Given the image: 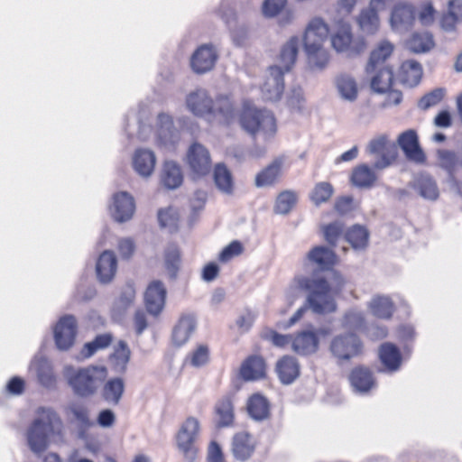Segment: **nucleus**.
Returning <instances> with one entry per match:
<instances>
[{
    "instance_id": "obj_1",
    "label": "nucleus",
    "mask_w": 462,
    "mask_h": 462,
    "mask_svg": "<svg viewBox=\"0 0 462 462\" xmlns=\"http://www.w3.org/2000/svg\"><path fill=\"white\" fill-rule=\"evenodd\" d=\"M293 282L297 289L307 293V303L313 312L325 314L336 311L335 296L342 291L346 282L337 274L333 284L324 277L304 275L295 276Z\"/></svg>"
},
{
    "instance_id": "obj_2",
    "label": "nucleus",
    "mask_w": 462,
    "mask_h": 462,
    "mask_svg": "<svg viewBox=\"0 0 462 462\" xmlns=\"http://www.w3.org/2000/svg\"><path fill=\"white\" fill-rule=\"evenodd\" d=\"M186 104L189 110L200 117L219 116L225 125H230L236 119L235 104L228 96H217L213 100L203 89H197L188 95Z\"/></svg>"
},
{
    "instance_id": "obj_3",
    "label": "nucleus",
    "mask_w": 462,
    "mask_h": 462,
    "mask_svg": "<svg viewBox=\"0 0 462 462\" xmlns=\"http://www.w3.org/2000/svg\"><path fill=\"white\" fill-rule=\"evenodd\" d=\"M299 51V39L291 37L282 48L279 55V66H271L261 90L266 100L278 101L284 90L283 75L291 70L296 62Z\"/></svg>"
},
{
    "instance_id": "obj_4",
    "label": "nucleus",
    "mask_w": 462,
    "mask_h": 462,
    "mask_svg": "<svg viewBox=\"0 0 462 462\" xmlns=\"http://www.w3.org/2000/svg\"><path fill=\"white\" fill-rule=\"evenodd\" d=\"M36 413L26 437L31 450L40 454L47 449L51 437L62 436L63 425L60 417L51 408L40 407Z\"/></svg>"
},
{
    "instance_id": "obj_5",
    "label": "nucleus",
    "mask_w": 462,
    "mask_h": 462,
    "mask_svg": "<svg viewBox=\"0 0 462 462\" xmlns=\"http://www.w3.org/2000/svg\"><path fill=\"white\" fill-rule=\"evenodd\" d=\"M238 122L242 129L253 138L262 134L264 140H269L277 133V123L273 114L269 110L256 107L249 100L243 102Z\"/></svg>"
},
{
    "instance_id": "obj_6",
    "label": "nucleus",
    "mask_w": 462,
    "mask_h": 462,
    "mask_svg": "<svg viewBox=\"0 0 462 462\" xmlns=\"http://www.w3.org/2000/svg\"><path fill=\"white\" fill-rule=\"evenodd\" d=\"M329 29L328 24L319 17H315L308 23L304 35L303 45L309 62L317 68H324L328 60V52L324 48Z\"/></svg>"
},
{
    "instance_id": "obj_7",
    "label": "nucleus",
    "mask_w": 462,
    "mask_h": 462,
    "mask_svg": "<svg viewBox=\"0 0 462 462\" xmlns=\"http://www.w3.org/2000/svg\"><path fill=\"white\" fill-rule=\"evenodd\" d=\"M66 376L75 394L89 397L97 393L106 379L107 369L103 365H93L78 369L69 366L66 368Z\"/></svg>"
},
{
    "instance_id": "obj_8",
    "label": "nucleus",
    "mask_w": 462,
    "mask_h": 462,
    "mask_svg": "<svg viewBox=\"0 0 462 462\" xmlns=\"http://www.w3.org/2000/svg\"><path fill=\"white\" fill-rule=\"evenodd\" d=\"M199 433V421L194 417H188L182 423L176 436L178 449L188 462H193L199 453L196 441Z\"/></svg>"
},
{
    "instance_id": "obj_9",
    "label": "nucleus",
    "mask_w": 462,
    "mask_h": 462,
    "mask_svg": "<svg viewBox=\"0 0 462 462\" xmlns=\"http://www.w3.org/2000/svg\"><path fill=\"white\" fill-rule=\"evenodd\" d=\"M339 27L331 35V44L337 52H346L355 57L364 53L367 49V42L364 37L353 40L351 26L348 23L339 21Z\"/></svg>"
},
{
    "instance_id": "obj_10",
    "label": "nucleus",
    "mask_w": 462,
    "mask_h": 462,
    "mask_svg": "<svg viewBox=\"0 0 462 462\" xmlns=\"http://www.w3.org/2000/svg\"><path fill=\"white\" fill-rule=\"evenodd\" d=\"M364 345L360 337L353 332L334 337L329 350L338 361H348L363 353Z\"/></svg>"
},
{
    "instance_id": "obj_11",
    "label": "nucleus",
    "mask_w": 462,
    "mask_h": 462,
    "mask_svg": "<svg viewBox=\"0 0 462 462\" xmlns=\"http://www.w3.org/2000/svg\"><path fill=\"white\" fill-rule=\"evenodd\" d=\"M367 152L375 157L374 167L379 170L389 167L398 157L396 144L386 134L373 138L368 143Z\"/></svg>"
},
{
    "instance_id": "obj_12",
    "label": "nucleus",
    "mask_w": 462,
    "mask_h": 462,
    "mask_svg": "<svg viewBox=\"0 0 462 462\" xmlns=\"http://www.w3.org/2000/svg\"><path fill=\"white\" fill-rule=\"evenodd\" d=\"M436 158L437 165L448 173L462 197V150L439 149Z\"/></svg>"
},
{
    "instance_id": "obj_13",
    "label": "nucleus",
    "mask_w": 462,
    "mask_h": 462,
    "mask_svg": "<svg viewBox=\"0 0 462 462\" xmlns=\"http://www.w3.org/2000/svg\"><path fill=\"white\" fill-rule=\"evenodd\" d=\"M186 162L191 172L198 177L208 174L212 168L208 150L197 142L189 146L186 154Z\"/></svg>"
},
{
    "instance_id": "obj_14",
    "label": "nucleus",
    "mask_w": 462,
    "mask_h": 462,
    "mask_svg": "<svg viewBox=\"0 0 462 462\" xmlns=\"http://www.w3.org/2000/svg\"><path fill=\"white\" fill-rule=\"evenodd\" d=\"M397 143L409 161L418 164L426 162L427 157L420 147L419 136L415 130L409 129L401 133L397 138Z\"/></svg>"
},
{
    "instance_id": "obj_15",
    "label": "nucleus",
    "mask_w": 462,
    "mask_h": 462,
    "mask_svg": "<svg viewBox=\"0 0 462 462\" xmlns=\"http://www.w3.org/2000/svg\"><path fill=\"white\" fill-rule=\"evenodd\" d=\"M77 320L72 315L61 317L54 328V340L56 346L60 350L70 348L77 335Z\"/></svg>"
},
{
    "instance_id": "obj_16",
    "label": "nucleus",
    "mask_w": 462,
    "mask_h": 462,
    "mask_svg": "<svg viewBox=\"0 0 462 462\" xmlns=\"http://www.w3.org/2000/svg\"><path fill=\"white\" fill-rule=\"evenodd\" d=\"M167 291L164 284L160 281H152L144 293V306L146 310L158 318L162 312L166 301Z\"/></svg>"
},
{
    "instance_id": "obj_17",
    "label": "nucleus",
    "mask_w": 462,
    "mask_h": 462,
    "mask_svg": "<svg viewBox=\"0 0 462 462\" xmlns=\"http://www.w3.org/2000/svg\"><path fill=\"white\" fill-rule=\"evenodd\" d=\"M239 374L245 382L264 379L267 375L265 359L260 355L247 356L240 365Z\"/></svg>"
},
{
    "instance_id": "obj_18",
    "label": "nucleus",
    "mask_w": 462,
    "mask_h": 462,
    "mask_svg": "<svg viewBox=\"0 0 462 462\" xmlns=\"http://www.w3.org/2000/svg\"><path fill=\"white\" fill-rule=\"evenodd\" d=\"M390 4L380 3L378 5H372L371 1L366 8L360 11L356 17L359 29L366 34H374L380 26L379 11L385 10Z\"/></svg>"
},
{
    "instance_id": "obj_19",
    "label": "nucleus",
    "mask_w": 462,
    "mask_h": 462,
    "mask_svg": "<svg viewBox=\"0 0 462 462\" xmlns=\"http://www.w3.org/2000/svg\"><path fill=\"white\" fill-rule=\"evenodd\" d=\"M416 20L414 6L407 3H398L392 9L390 23L393 29L406 31L412 27Z\"/></svg>"
},
{
    "instance_id": "obj_20",
    "label": "nucleus",
    "mask_w": 462,
    "mask_h": 462,
    "mask_svg": "<svg viewBox=\"0 0 462 462\" xmlns=\"http://www.w3.org/2000/svg\"><path fill=\"white\" fill-rule=\"evenodd\" d=\"M217 59V52L211 45H201L193 53L190 65L197 73H205L210 70Z\"/></svg>"
},
{
    "instance_id": "obj_21",
    "label": "nucleus",
    "mask_w": 462,
    "mask_h": 462,
    "mask_svg": "<svg viewBox=\"0 0 462 462\" xmlns=\"http://www.w3.org/2000/svg\"><path fill=\"white\" fill-rule=\"evenodd\" d=\"M306 260L320 271H328L334 267L337 262V254L333 250L323 246H314L306 255Z\"/></svg>"
},
{
    "instance_id": "obj_22",
    "label": "nucleus",
    "mask_w": 462,
    "mask_h": 462,
    "mask_svg": "<svg viewBox=\"0 0 462 462\" xmlns=\"http://www.w3.org/2000/svg\"><path fill=\"white\" fill-rule=\"evenodd\" d=\"M112 216L117 222L129 220L135 210L134 198L127 192L121 191L114 195Z\"/></svg>"
},
{
    "instance_id": "obj_23",
    "label": "nucleus",
    "mask_w": 462,
    "mask_h": 462,
    "mask_svg": "<svg viewBox=\"0 0 462 462\" xmlns=\"http://www.w3.org/2000/svg\"><path fill=\"white\" fill-rule=\"evenodd\" d=\"M393 50L394 45L391 42L387 40L379 42L370 52L365 72L371 73L382 67H389L385 62L392 56Z\"/></svg>"
},
{
    "instance_id": "obj_24",
    "label": "nucleus",
    "mask_w": 462,
    "mask_h": 462,
    "mask_svg": "<svg viewBox=\"0 0 462 462\" xmlns=\"http://www.w3.org/2000/svg\"><path fill=\"white\" fill-rule=\"evenodd\" d=\"M319 339L314 331L303 330L292 334L291 348L301 356L315 353L319 348Z\"/></svg>"
},
{
    "instance_id": "obj_25",
    "label": "nucleus",
    "mask_w": 462,
    "mask_h": 462,
    "mask_svg": "<svg viewBox=\"0 0 462 462\" xmlns=\"http://www.w3.org/2000/svg\"><path fill=\"white\" fill-rule=\"evenodd\" d=\"M256 441L247 431H240L232 439V452L238 460L245 461L252 457L255 450Z\"/></svg>"
},
{
    "instance_id": "obj_26",
    "label": "nucleus",
    "mask_w": 462,
    "mask_h": 462,
    "mask_svg": "<svg viewBox=\"0 0 462 462\" xmlns=\"http://www.w3.org/2000/svg\"><path fill=\"white\" fill-rule=\"evenodd\" d=\"M351 386L356 392L368 393L375 385V378L373 372L366 366H355L348 376Z\"/></svg>"
},
{
    "instance_id": "obj_27",
    "label": "nucleus",
    "mask_w": 462,
    "mask_h": 462,
    "mask_svg": "<svg viewBox=\"0 0 462 462\" xmlns=\"http://www.w3.org/2000/svg\"><path fill=\"white\" fill-rule=\"evenodd\" d=\"M275 371L278 378L283 384L293 383L300 374V364L298 360L291 356L285 355L276 363Z\"/></svg>"
},
{
    "instance_id": "obj_28",
    "label": "nucleus",
    "mask_w": 462,
    "mask_h": 462,
    "mask_svg": "<svg viewBox=\"0 0 462 462\" xmlns=\"http://www.w3.org/2000/svg\"><path fill=\"white\" fill-rule=\"evenodd\" d=\"M196 328V319L193 314H182L172 330V342L175 346L184 345Z\"/></svg>"
},
{
    "instance_id": "obj_29",
    "label": "nucleus",
    "mask_w": 462,
    "mask_h": 462,
    "mask_svg": "<svg viewBox=\"0 0 462 462\" xmlns=\"http://www.w3.org/2000/svg\"><path fill=\"white\" fill-rule=\"evenodd\" d=\"M117 269V260L114 252L110 250L104 251L97 262V275L103 283L112 281Z\"/></svg>"
},
{
    "instance_id": "obj_30",
    "label": "nucleus",
    "mask_w": 462,
    "mask_h": 462,
    "mask_svg": "<svg viewBox=\"0 0 462 462\" xmlns=\"http://www.w3.org/2000/svg\"><path fill=\"white\" fill-rule=\"evenodd\" d=\"M214 413L218 428L232 427L235 424V408L230 396H223L215 404Z\"/></svg>"
},
{
    "instance_id": "obj_31",
    "label": "nucleus",
    "mask_w": 462,
    "mask_h": 462,
    "mask_svg": "<svg viewBox=\"0 0 462 462\" xmlns=\"http://www.w3.org/2000/svg\"><path fill=\"white\" fill-rule=\"evenodd\" d=\"M282 160L274 159L270 164L260 171L254 179V184L258 188L273 186L282 176Z\"/></svg>"
},
{
    "instance_id": "obj_32",
    "label": "nucleus",
    "mask_w": 462,
    "mask_h": 462,
    "mask_svg": "<svg viewBox=\"0 0 462 462\" xmlns=\"http://www.w3.org/2000/svg\"><path fill=\"white\" fill-rule=\"evenodd\" d=\"M462 23V0H449L447 10L441 14L439 24L447 32H453Z\"/></svg>"
},
{
    "instance_id": "obj_33",
    "label": "nucleus",
    "mask_w": 462,
    "mask_h": 462,
    "mask_svg": "<svg viewBox=\"0 0 462 462\" xmlns=\"http://www.w3.org/2000/svg\"><path fill=\"white\" fill-rule=\"evenodd\" d=\"M271 405L266 397L256 393L252 394L246 402V410L250 417L254 420L262 421L271 416Z\"/></svg>"
},
{
    "instance_id": "obj_34",
    "label": "nucleus",
    "mask_w": 462,
    "mask_h": 462,
    "mask_svg": "<svg viewBox=\"0 0 462 462\" xmlns=\"http://www.w3.org/2000/svg\"><path fill=\"white\" fill-rule=\"evenodd\" d=\"M368 74L372 75L370 86L374 92L383 94L393 87L394 74L392 67H382Z\"/></svg>"
},
{
    "instance_id": "obj_35",
    "label": "nucleus",
    "mask_w": 462,
    "mask_h": 462,
    "mask_svg": "<svg viewBox=\"0 0 462 462\" xmlns=\"http://www.w3.org/2000/svg\"><path fill=\"white\" fill-rule=\"evenodd\" d=\"M155 155L152 151L138 149L133 158V165L135 171L143 177L150 176L155 166Z\"/></svg>"
},
{
    "instance_id": "obj_36",
    "label": "nucleus",
    "mask_w": 462,
    "mask_h": 462,
    "mask_svg": "<svg viewBox=\"0 0 462 462\" xmlns=\"http://www.w3.org/2000/svg\"><path fill=\"white\" fill-rule=\"evenodd\" d=\"M399 77L403 85L410 88L415 87L422 78V68L415 60H406L401 65Z\"/></svg>"
},
{
    "instance_id": "obj_37",
    "label": "nucleus",
    "mask_w": 462,
    "mask_h": 462,
    "mask_svg": "<svg viewBox=\"0 0 462 462\" xmlns=\"http://www.w3.org/2000/svg\"><path fill=\"white\" fill-rule=\"evenodd\" d=\"M379 356L383 365L392 371L397 370L402 363L400 349L393 343L387 342L381 345Z\"/></svg>"
},
{
    "instance_id": "obj_38",
    "label": "nucleus",
    "mask_w": 462,
    "mask_h": 462,
    "mask_svg": "<svg viewBox=\"0 0 462 462\" xmlns=\"http://www.w3.org/2000/svg\"><path fill=\"white\" fill-rule=\"evenodd\" d=\"M130 358L131 350L127 343L124 340H119L109 356L113 368L119 373H125Z\"/></svg>"
},
{
    "instance_id": "obj_39",
    "label": "nucleus",
    "mask_w": 462,
    "mask_h": 462,
    "mask_svg": "<svg viewBox=\"0 0 462 462\" xmlns=\"http://www.w3.org/2000/svg\"><path fill=\"white\" fill-rule=\"evenodd\" d=\"M114 337L111 333H103L97 335L90 342L83 345L80 350L82 358L87 359L94 356L97 352L107 348L113 342Z\"/></svg>"
},
{
    "instance_id": "obj_40",
    "label": "nucleus",
    "mask_w": 462,
    "mask_h": 462,
    "mask_svg": "<svg viewBox=\"0 0 462 462\" xmlns=\"http://www.w3.org/2000/svg\"><path fill=\"white\" fill-rule=\"evenodd\" d=\"M162 183L167 189H176L180 187L183 181V176L179 165L172 162H166L163 164L162 176Z\"/></svg>"
},
{
    "instance_id": "obj_41",
    "label": "nucleus",
    "mask_w": 462,
    "mask_h": 462,
    "mask_svg": "<svg viewBox=\"0 0 462 462\" xmlns=\"http://www.w3.org/2000/svg\"><path fill=\"white\" fill-rule=\"evenodd\" d=\"M336 87L340 96L349 101H354L358 96L356 80L346 73H342L336 78Z\"/></svg>"
},
{
    "instance_id": "obj_42",
    "label": "nucleus",
    "mask_w": 462,
    "mask_h": 462,
    "mask_svg": "<svg viewBox=\"0 0 462 462\" xmlns=\"http://www.w3.org/2000/svg\"><path fill=\"white\" fill-rule=\"evenodd\" d=\"M125 392V382L122 378L115 377L107 380L102 389L103 398L109 403L118 404Z\"/></svg>"
},
{
    "instance_id": "obj_43",
    "label": "nucleus",
    "mask_w": 462,
    "mask_h": 462,
    "mask_svg": "<svg viewBox=\"0 0 462 462\" xmlns=\"http://www.w3.org/2000/svg\"><path fill=\"white\" fill-rule=\"evenodd\" d=\"M369 309L376 318L390 319L394 311V304L389 297L375 296L370 301Z\"/></svg>"
},
{
    "instance_id": "obj_44",
    "label": "nucleus",
    "mask_w": 462,
    "mask_h": 462,
    "mask_svg": "<svg viewBox=\"0 0 462 462\" xmlns=\"http://www.w3.org/2000/svg\"><path fill=\"white\" fill-rule=\"evenodd\" d=\"M298 203V194L294 190L286 189L280 192L274 202L273 211L276 214H289Z\"/></svg>"
},
{
    "instance_id": "obj_45",
    "label": "nucleus",
    "mask_w": 462,
    "mask_h": 462,
    "mask_svg": "<svg viewBox=\"0 0 462 462\" xmlns=\"http://www.w3.org/2000/svg\"><path fill=\"white\" fill-rule=\"evenodd\" d=\"M350 180L356 187L369 188L374 183L376 175L367 165L362 164L353 170Z\"/></svg>"
},
{
    "instance_id": "obj_46",
    "label": "nucleus",
    "mask_w": 462,
    "mask_h": 462,
    "mask_svg": "<svg viewBox=\"0 0 462 462\" xmlns=\"http://www.w3.org/2000/svg\"><path fill=\"white\" fill-rule=\"evenodd\" d=\"M345 239L356 249H365L368 245L369 233L364 226L355 225L345 233Z\"/></svg>"
},
{
    "instance_id": "obj_47",
    "label": "nucleus",
    "mask_w": 462,
    "mask_h": 462,
    "mask_svg": "<svg viewBox=\"0 0 462 462\" xmlns=\"http://www.w3.org/2000/svg\"><path fill=\"white\" fill-rule=\"evenodd\" d=\"M214 180L217 187L223 192L230 194L234 189L233 178L225 164L218 163L214 169Z\"/></svg>"
},
{
    "instance_id": "obj_48",
    "label": "nucleus",
    "mask_w": 462,
    "mask_h": 462,
    "mask_svg": "<svg viewBox=\"0 0 462 462\" xmlns=\"http://www.w3.org/2000/svg\"><path fill=\"white\" fill-rule=\"evenodd\" d=\"M407 45L412 52L421 53L429 51L434 47V40L429 32H416L409 39Z\"/></svg>"
},
{
    "instance_id": "obj_49",
    "label": "nucleus",
    "mask_w": 462,
    "mask_h": 462,
    "mask_svg": "<svg viewBox=\"0 0 462 462\" xmlns=\"http://www.w3.org/2000/svg\"><path fill=\"white\" fill-rule=\"evenodd\" d=\"M333 194L334 188L332 184L327 181H321L314 186L310 195V199L316 206H320L321 204L328 202Z\"/></svg>"
},
{
    "instance_id": "obj_50",
    "label": "nucleus",
    "mask_w": 462,
    "mask_h": 462,
    "mask_svg": "<svg viewBox=\"0 0 462 462\" xmlns=\"http://www.w3.org/2000/svg\"><path fill=\"white\" fill-rule=\"evenodd\" d=\"M446 91L442 88H437L423 95L418 101V107L428 110L440 104L444 99Z\"/></svg>"
},
{
    "instance_id": "obj_51",
    "label": "nucleus",
    "mask_w": 462,
    "mask_h": 462,
    "mask_svg": "<svg viewBox=\"0 0 462 462\" xmlns=\"http://www.w3.org/2000/svg\"><path fill=\"white\" fill-rule=\"evenodd\" d=\"M438 11L433 5L431 1L426 0L420 4L418 11L416 12V18L424 26L433 24L436 20Z\"/></svg>"
},
{
    "instance_id": "obj_52",
    "label": "nucleus",
    "mask_w": 462,
    "mask_h": 462,
    "mask_svg": "<svg viewBox=\"0 0 462 462\" xmlns=\"http://www.w3.org/2000/svg\"><path fill=\"white\" fill-rule=\"evenodd\" d=\"M342 325L345 328L349 330H360L365 326V319L362 312L350 310L345 313Z\"/></svg>"
},
{
    "instance_id": "obj_53",
    "label": "nucleus",
    "mask_w": 462,
    "mask_h": 462,
    "mask_svg": "<svg viewBox=\"0 0 462 462\" xmlns=\"http://www.w3.org/2000/svg\"><path fill=\"white\" fill-rule=\"evenodd\" d=\"M325 240L330 245L335 246L337 240L344 234V225L339 221H335L321 227Z\"/></svg>"
},
{
    "instance_id": "obj_54",
    "label": "nucleus",
    "mask_w": 462,
    "mask_h": 462,
    "mask_svg": "<svg viewBox=\"0 0 462 462\" xmlns=\"http://www.w3.org/2000/svg\"><path fill=\"white\" fill-rule=\"evenodd\" d=\"M180 264V253L177 246L172 245L165 252V267L171 278H175Z\"/></svg>"
},
{
    "instance_id": "obj_55",
    "label": "nucleus",
    "mask_w": 462,
    "mask_h": 462,
    "mask_svg": "<svg viewBox=\"0 0 462 462\" xmlns=\"http://www.w3.org/2000/svg\"><path fill=\"white\" fill-rule=\"evenodd\" d=\"M244 246L238 240H234L226 246H225L218 254V261L220 263H228L233 258L242 254Z\"/></svg>"
},
{
    "instance_id": "obj_56",
    "label": "nucleus",
    "mask_w": 462,
    "mask_h": 462,
    "mask_svg": "<svg viewBox=\"0 0 462 462\" xmlns=\"http://www.w3.org/2000/svg\"><path fill=\"white\" fill-rule=\"evenodd\" d=\"M209 359V349L206 345H199L190 354V364L193 366H201Z\"/></svg>"
},
{
    "instance_id": "obj_57",
    "label": "nucleus",
    "mask_w": 462,
    "mask_h": 462,
    "mask_svg": "<svg viewBox=\"0 0 462 462\" xmlns=\"http://www.w3.org/2000/svg\"><path fill=\"white\" fill-rule=\"evenodd\" d=\"M420 192L422 197L429 199H436L439 197V189L431 179H424L420 182Z\"/></svg>"
},
{
    "instance_id": "obj_58",
    "label": "nucleus",
    "mask_w": 462,
    "mask_h": 462,
    "mask_svg": "<svg viewBox=\"0 0 462 462\" xmlns=\"http://www.w3.org/2000/svg\"><path fill=\"white\" fill-rule=\"evenodd\" d=\"M263 337L278 347H285L290 344L291 345L292 341V334L282 335L275 330L268 331Z\"/></svg>"
},
{
    "instance_id": "obj_59",
    "label": "nucleus",
    "mask_w": 462,
    "mask_h": 462,
    "mask_svg": "<svg viewBox=\"0 0 462 462\" xmlns=\"http://www.w3.org/2000/svg\"><path fill=\"white\" fill-rule=\"evenodd\" d=\"M334 209L340 215L349 213L354 209V199L352 196H340L337 198Z\"/></svg>"
},
{
    "instance_id": "obj_60",
    "label": "nucleus",
    "mask_w": 462,
    "mask_h": 462,
    "mask_svg": "<svg viewBox=\"0 0 462 462\" xmlns=\"http://www.w3.org/2000/svg\"><path fill=\"white\" fill-rule=\"evenodd\" d=\"M287 0H265L263 12L266 16L277 15L285 6Z\"/></svg>"
},
{
    "instance_id": "obj_61",
    "label": "nucleus",
    "mask_w": 462,
    "mask_h": 462,
    "mask_svg": "<svg viewBox=\"0 0 462 462\" xmlns=\"http://www.w3.org/2000/svg\"><path fill=\"white\" fill-rule=\"evenodd\" d=\"M71 412L73 413L75 419L79 421L81 426L88 427L91 425V421L89 420L88 410L84 405L80 404H73L70 407Z\"/></svg>"
},
{
    "instance_id": "obj_62",
    "label": "nucleus",
    "mask_w": 462,
    "mask_h": 462,
    "mask_svg": "<svg viewBox=\"0 0 462 462\" xmlns=\"http://www.w3.org/2000/svg\"><path fill=\"white\" fill-rule=\"evenodd\" d=\"M133 323L137 335H141L148 327L147 314L142 310H135L133 317Z\"/></svg>"
},
{
    "instance_id": "obj_63",
    "label": "nucleus",
    "mask_w": 462,
    "mask_h": 462,
    "mask_svg": "<svg viewBox=\"0 0 462 462\" xmlns=\"http://www.w3.org/2000/svg\"><path fill=\"white\" fill-rule=\"evenodd\" d=\"M117 249L122 258L129 259L134 253L135 245L131 238H122L118 242Z\"/></svg>"
},
{
    "instance_id": "obj_64",
    "label": "nucleus",
    "mask_w": 462,
    "mask_h": 462,
    "mask_svg": "<svg viewBox=\"0 0 462 462\" xmlns=\"http://www.w3.org/2000/svg\"><path fill=\"white\" fill-rule=\"evenodd\" d=\"M207 459L208 462H225L223 452L217 441L210 442Z\"/></svg>"
}]
</instances>
